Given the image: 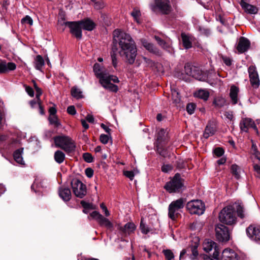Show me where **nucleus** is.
I'll list each match as a JSON object with an SVG mask.
<instances>
[{
	"label": "nucleus",
	"instance_id": "36",
	"mask_svg": "<svg viewBox=\"0 0 260 260\" xmlns=\"http://www.w3.org/2000/svg\"><path fill=\"white\" fill-rule=\"evenodd\" d=\"M71 93L73 97L77 99H81L83 97L82 92L76 86H74L71 88Z\"/></svg>",
	"mask_w": 260,
	"mask_h": 260
},
{
	"label": "nucleus",
	"instance_id": "24",
	"mask_svg": "<svg viewBox=\"0 0 260 260\" xmlns=\"http://www.w3.org/2000/svg\"><path fill=\"white\" fill-rule=\"evenodd\" d=\"M240 4L242 9L249 14H255L258 12V9L256 7L247 3L244 0H241Z\"/></svg>",
	"mask_w": 260,
	"mask_h": 260
},
{
	"label": "nucleus",
	"instance_id": "60",
	"mask_svg": "<svg viewBox=\"0 0 260 260\" xmlns=\"http://www.w3.org/2000/svg\"><path fill=\"white\" fill-rule=\"evenodd\" d=\"M200 31L201 34L208 36L210 34V30L207 28L200 27Z\"/></svg>",
	"mask_w": 260,
	"mask_h": 260
},
{
	"label": "nucleus",
	"instance_id": "5",
	"mask_svg": "<svg viewBox=\"0 0 260 260\" xmlns=\"http://www.w3.org/2000/svg\"><path fill=\"white\" fill-rule=\"evenodd\" d=\"M185 200L180 198L172 202L169 206L168 216L173 220H175L180 215V212L184 206Z\"/></svg>",
	"mask_w": 260,
	"mask_h": 260
},
{
	"label": "nucleus",
	"instance_id": "42",
	"mask_svg": "<svg viewBox=\"0 0 260 260\" xmlns=\"http://www.w3.org/2000/svg\"><path fill=\"white\" fill-rule=\"evenodd\" d=\"M165 255L166 260H172L174 258V255L170 249H164L162 251Z\"/></svg>",
	"mask_w": 260,
	"mask_h": 260
},
{
	"label": "nucleus",
	"instance_id": "7",
	"mask_svg": "<svg viewBox=\"0 0 260 260\" xmlns=\"http://www.w3.org/2000/svg\"><path fill=\"white\" fill-rule=\"evenodd\" d=\"M215 236L220 242L225 243L230 239V233L229 228L222 224H217L215 226Z\"/></svg>",
	"mask_w": 260,
	"mask_h": 260
},
{
	"label": "nucleus",
	"instance_id": "18",
	"mask_svg": "<svg viewBox=\"0 0 260 260\" xmlns=\"http://www.w3.org/2000/svg\"><path fill=\"white\" fill-rule=\"evenodd\" d=\"M250 44V42L248 39L241 37L239 39L236 49L239 53H243L246 52L249 49Z\"/></svg>",
	"mask_w": 260,
	"mask_h": 260
},
{
	"label": "nucleus",
	"instance_id": "12",
	"mask_svg": "<svg viewBox=\"0 0 260 260\" xmlns=\"http://www.w3.org/2000/svg\"><path fill=\"white\" fill-rule=\"evenodd\" d=\"M247 236L252 240L260 241V226L251 224L246 229Z\"/></svg>",
	"mask_w": 260,
	"mask_h": 260
},
{
	"label": "nucleus",
	"instance_id": "34",
	"mask_svg": "<svg viewBox=\"0 0 260 260\" xmlns=\"http://www.w3.org/2000/svg\"><path fill=\"white\" fill-rule=\"evenodd\" d=\"M195 95L204 101H207L209 96V92L206 89H200L195 93Z\"/></svg>",
	"mask_w": 260,
	"mask_h": 260
},
{
	"label": "nucleus",
	"instance_id": "43",
	"mask_svg": "<svg viewBox=\"0 0 260 260\" xmlns=\"http://www.w3.org/2000/svg\"><path fill=\"white\" fill-rule=\"evenodd\" d=\"M156 148V151L160 155L163 157H165L167 155V150L161 147V146H160V144L158 143Z\"/></svg>",
	"mask_w": 260,
	"mask_h": 260
},
{
	"label": "nucleus",
	"instance_id": "1",
	"mask_svg": "<svg viewBox=\"0 0 260 260\" xmlns=\"http://www.w3.org/2000/svg\"><path fill=\"white\" fill-rule=\"evenodd\" d=\"M117 44L120 48L119 52L120 55L124 57L129 64H133L137 54V50L135 41L131 36L118 29L115 30L112 46L115 45L117 47Z\"/></svg>",
	"mask_w": 260,
	"mask_h": 260
},
{
	"label": "nucleus",
	"instance_id": "50",
	"mask_svg": "<svg viewBox=\"0 0 260 260\" xmlns=\"http://www.w3.org/2000/svg\"><path fill=\"white\" fill-rule=\"evenodd\" d=\"M110 135H105V134H102L100 136V140L101 143L103 144H107L109 140V137Z\"/></svg>",
	"mask_w": 260,
	"mask_h": 260
},
{
	"label": "nucleus",
	"instance_id": "59",
	"mask_svg": "<svg viewBox=\"0 0 260 260\" xmlns=\"http://www.w3.org/2000/svg\"><path fill=\"white\" fill-rule=\"evenodd\" d=\"M253 169L256 173L255 176L257 177L260 178V166L258 164H254L253 166Z\"/></svg>",
	"mask_w": 260,
	"mask_h": 260
},
{
	"label": "nucleus",
	"instance_id": "40",
	"mask_svg": "<svg viewBox=\"0 0 260 260\" xmlns=\"http://www.w3.org/2000/svg\"><path fill=\"white\" fill-rule=\"evenodd\" d=\"M172 99L175 104L179 103L180 101V96L179 92L176 89H172Z\"/></svg>",
	"mask_w": 260,
	"mask_h": 260
},
{
	"label": "nucleus",
	"instance_id": "29",
	"mask_svg": "<svg viewBox=\"0 0 260 260\" xmlns=\"http://www.w3.org/2000/svg\"><path fill=\"white\" fill-rule=\"evenodd\" d=\"M93 71L96 77L100 79V82H101V80L103 79V77L105 76L107 74V73L104 71V69L98 63H95L94 64Z\"/></svg>",
	"mask_w": 260,
	"mask_h": 260
},
{
	"label": "nucleus",
	"instance_id": "33",
	"mask_svg": "<svg viewBox=\"0 0 260 260\" xmlns=\"http://www.w3.org/2000/svg\"><path fill=\"white\" fill-rule=\"evenodd\" d=\"M99 223L102 226H105L108 230L112 231L113 225L112 223L107 218L104 217L103 216L99 221Z\"/></svg>",
	"mask_w": 260,
	"mask_h": 260
},
{
	"label": "nucleus",
	"instance_id": "6",
	"mask_svg": "<svg viewBox=\"0 0 260 260\" xmlns=\"http://www.w3.org/2000/svg\"><path fill=\"white\" fill-rule=\"evenodd\" d=\"M186 207L187 211L191 214L202 215L205 210L204 203L199 200L188 202Z\"/></svg>",
	"mask_w": 260,
	"mask_h": 260
},
{
	"label": "nucleus",
	"instance_id": "26",
	"mask_svg": "<svg viewBox=\"0 0 260 260\" xmlns=\"http://www.w3.org/2000/svg\"><path fill=\"white\" fill-rule=\"evenodd\" d=\"M100 82L105 88L111 91L116 92L118 91V86L109 82V80L107 79V77L102 79Z\"/></svg>",
	"mask_w": 260,
	"mask_h": 260
},
{
	"label": "nucleus",
	"instance_id": "62",
	"mask_svg": "<svg viewBox=\"0 0 260 260\" xmlns=\"http://www.w3.org/2000/svg\"><path fill=\"white\" fill-rule=\"evenodd\" d=\"M36 91V99L38 100V103H41V100L40 99V96L42 94V90L41 88L38 89Z\"/></svg>",
	"mask_w": 260,
	"mask_h": 260
},
{
	"label": "nucleus",
	"instance_id": "19",
	"mask_svg": "<svg viewBox=\"0 0 260 260\" xmlns=\"http://www.w3.org/2000/svg\"><path fill=\"white\" fill-rule=\"evenodd\" d=\"M231 206L234 208V212H235V211H236L237 215L240 218L244 219L246 217L247 213L245 212L244 205L241 201H238Z\"/></svg>",
	"mask_w": 260,
	"mask_h": 260
},
{
	"label": "nucleus",
	"instance_id": "46",
	"mask_svg": "<svg viewBox=\"0 0 260 260\" xmlns=\"http://www.w3.org/2000/svg\"><path fill=\"white\" fill-rule=\"evenodd\" d=\"M107 77V79L109 80V81L111 82V81H113L114 83H118L119 80L117 76L114 75H110L108 73L105 76L103 77V79Z\"/></svg>",
	"mask_w": 260,
	"mask_h": 260
},
{
	"label": "nucleus",
	"instance_id": "63",
	"mask_svg": "<svg viewBox=\"0 0 260 260\" xmlns=\"http://www.w3.org/2000/svg\"><path fill=\"white\" fill-rule=\"evenodd\" d=\"M155 39L157 41V43L159 44V45L161 47H162V45H165V42L164 40L161 39L160 37L157 36H155Z\"/></svg>",
	"mask_w": 260,
	"mask_h": 260
},
{
	"label": "nucleus",
	"instance_id": "21",
	"mask_svg": "<svg viewBox=\"0 0 260 260\" xmlns=\"http://www.w3.org/2000/svg\"><path fill=\"white\" fill-rule=\"evenodd\" d=\"M141 43L144 47L150 53L157 56H160L161 55L160 50L153 44L147 42L145 39H142Z\"/></svg>",
	"mask_w": 260,
	"mask_h": 260
},
{
	"label": "nucleus",
	"instance_id": "8",
	"mask_svg": "<svg viewBox=\"0 0 260 260\" xmlns=\"http://www.w3.org/2000/svg\"><path fill=\"white\" fill-rule=\"evenodd\" d=\"M61 26L65 25L70 28V33L77 39L80 40L82 37V28L78 21H64L60 22Z\"/></svg>",
	"mask_w": 260,
	"mask_h": 260
},
{
	"label": "nucleus",
	"instance_id": "11",
	"mask_svg": "<svg viewBox=\"0 0 260 260\" xmlns=\"http://www.w3.org/2000/svg\"><path fill=\"white\" fill-rule=\"evenodd\" d=\"M203 249L206 252H210L212 250L214 252L212 256L214 259L218 260L220 259L219 249L216 243L213 241H206L203 243Z\"/></svg>",
	"mask_w": 260,
	"mask_h": 260
},
{
	"label": "nucleus",
	"instance_id": "2",
	"mask_svg": "<svg viewBox=\"0 0 260 260\" xmlns=\"http://www.w3.org/2000/svg\"><path fill=\"white\" fill-rule=\"evenodd\" d=\"M55 145L57 148L64 150L67 153L75 151L76 144L75 142L69 136L59 135L53 137Z\"/></svg>",
	"mask_w": 260,
	"mask_h": 260
},
{
	"label": "nucleus",
	"instance_id": "13",
	"mask_svg": "<svg viewBox=\"0 0 260 260\" xmlns=\"http://www.w3.org/2000/svg\"><path fill=\"white\" fill-rule=\"evenodd\" d=\"M155 8L163 14H168L171 11V6L169 0H155Z\"/></svg>",
	"mask_w": 260,
	"mask_h": 260
},
{
	"label": "nucleus",
	"instance_id": "55",
	"mask_svg": "<svg viewBox=\"0 0 260 260\" xmlns=\"http://www.w3.org/2000/svg\"><path fill=\"white\" fill-rule=\"evenodd\" d=\"M24 86L25 87V91L27 93V94L31 97H33L34 96V91L33 89L29 86H27L26 85H24Z\"/></svg>",
	"mask_w": 260,
	"mask_h": 260
},
{
	"label": "nucleus",
	"instance_id": "27",
	"mask_svg": "<svg viewBox=\"0 0 260 260\" xmlns=\"http://www.w3.org/2000/svg\"><path fill=\"white\" fill-rule=\"evenodd\" d=\"M79 22L81 25V28L88 31L92 30L95 27V23L89 19L79 21Z\"/></svg>",
	"mask_w": 260,
	"mask_h": 260
},
{
	"label": "nucleus",
	"instance_id": "30",
	"mask_svg": "<svg viewBox=\"0 0 260 260\" xmlns=\"http://www.w3.org/2000/svg\"><path fill=\"white\" fill-rule=\"evenodd\" d=\"M23 152V148H20L15 150L13 153L14 160L19 164L24 165V161L22 158V155Z\"/></svg>",
	"mask_w": 260,
	"mask_h": 260
},
{
	"label": "nucleus",
	"instance_id": "51",
	"mask_svg": "<svg viewBox=\"0 0 260 260\" xmlns=\"http://www.w3.org/2000/svg\"><path fill=\"white\" fill-rule=\"evenodd\" d=\"M224 152V150L221 147H217L214 150V153L217 157L221 156Z\"/></svg>",
	"mask_w": 260,
	"mask_h": 260
},
{
	"label": "nucleus",
	"instance_id": "44",
	"mask_svg": "<svg viewBox=\"0 0 260 260\" xmlns=\"http://www.w3.org/2000/svg\"><path fill=\"white\" fill-rule=\"evenodd\" d=\"M131 15L134 17V19L138 22V20L141 16L140 11L135 8L131 12Z\"/></svg>",
	"mask_w": 260,
	"mask_h": 260
},
{
	"label": "nucleus",
	"instance_id": "39",
	"mask_svg": "<svg viewBox=\"0 0 260 260\" xmlns=\"http://www.w3.org/2000/svg\"><path fill=\"white\" fill-rule=\"evenodd\" d=\"M166 135V132L164 129H161L158 131L157 138L158 144L165 141Z\"/></svg>",
	"mask_w": 260,
	"mask_h": 260
},
{
	"label": "nucleus",
	"instance_id": "58",
	"mask_svg": "<svg viewBox=\"0 0 260 260\" xmlns=\"http://www.w3.org/2000/svg\"><path fill=\"white\" fill-rule=\"evenodd\" d=\"M100 207L103 210V211L104 212L106 216H109L110 215V213H109L107 208L104 204V203H101L100 204Z\"/></svg>",
	"mask_w": 260,
	"mask_h": 260
},
{
	"label": "nucleus",
	"instance_id": "28",
	"mask_svg": "<svg viewBox=\"0 0 260 260\" xmlns=\"http://www.w3.org/2000/svg\"><path fill=\"white\" fill-rule=\"evenodd\" d=\"M239 91L238 87L235 85L231 86L230 88V96L233 105H235L238 103V94Z\"/></svg>",
	"mask_w": 260,
	"mask_h": 260
},
{
	"label": "nucleus",
	"instance_id": "32",
	"mask_svg": "<svg viewBox=\"0 0 260 260\" xmlns=\"http://www.w3.org/2000/svg\"><path fill=\"white\" fill-rule=\"evenodd\" d=\"M65 157L66 156L64 153L61 150H57L54 153V160L57 163L59 164H60L63 162L65 159Z\"/></svg>",
	"mask_w": 260,
	"mask_h": 260
},
{
	"label": "nucleus",
	"instance_id": "41",
	"mask_svg": "<svg viewBox=\"0 0 260 260\" xmlns=\"http://www.w3.org/2000/svg\"><path fill=\"white\" fill-rule=\"evenodd\" d=\"M48 120L51 124H53L56 127L60 125V123L56 115H49Z\"/></svg>",
	"mask_w": 260,
	"mask_h": 260
},
{
	"label": "nucleus",
	"instance_id": "10",
	"mask_svg": "<svg viewBox=\"0 0 260 260\" xmlns=\"http://www.w3.org/2000/svg\"><path fill=\"white\" fill-rule=\"evenodd\" d=\"M184 71L186 75L191 76L199 80L204 81L205 80V77L202 75V71L198 68L189 63H187L185 65Z\"/></svg>",
	"mask_w": 260,
	"mask_h": 260
},
{
	"label": "nucleus",
	"instance_id": "22",
	"mask_svg": "<svg viewBox=\"0 0 260 260\" xmlns=\"http://www.w3.org/2000/svg\"><path fill=\"white\" fill-rule=\"evenodd\" d=\"M16 66L15 63L11 62L7 63L6 61L0 60V74H4L10 71L15 70Z\"/></svg>",
	"mask_w": 260,
	"mask_h": 260
},
{
	"label": "nucleus",
	"instance_id": "54",
	"mask_svg": "<svg viewBox=\"0 0 260 260\" xmlns=\"http://www.w3.org/2000/svg\"><path fill=\"white\" fill-rule=\"evenodd\" d=\"M80 204H81L83 208L85 209L89 210L94 209V208L93 207V205L91 204L87 203L84 201H81Z\"/></svg>",
	"mask_w": 260,
	"mask_h": 260
},
{
	"label": "nucleus",
	"instance_id": "9",
	"mask_svg": "<svg viewBox=\"0 0 260 260\" xmlns=\"http://www.w3.org/2000/svg\"><path fill=\"white\" fill-rule=\"evenodd\" d=\"M73 193L76 197L82 199L87 193L86 185L77 179H73L71 181Z\"/></svg>",
	"mask_w": 260,
	"mask_h": 260
},
{
	"label": "nucleus",
	"instance_id": "53",
	"mask_svg": "<svg viewBox=\"0 0 260 260\" xmlns=\"http://www.w3.org/2000/svg\"><path fill=\"white\" fill-rule=\"evenodd\" d=\"M140 228L142 233H143V234H147L149 232L148 228L143 222L142 219Z\"/></svg>",
	"mask_w": 260,
	"mask_h": 260
},
{
	"label": "nucleus",
	"instance_id": "47",
	"mask_svg": "<svg viewBox=\"0 0 260 260\" xmlns=\"http://www.w3.org/2000/svg\"><path fill=\"white\" fill-rule=\"evenodd\" d=\"M196 105L193 103H189L186 106V111L188 114L190 115L193 113L195 108H196Z\"/></svg>",
	"mask_w": 260,
	"mask_h": 260
},
{
	"label": "nucleus",
	"instance_id": "16",
	"mask_svg": "<svg viewBox=\"0 0 260 260\" xmlns=\"http://www.w3.org/2000/svg\"><path fill=\"white\" fill-rule=\"evenodd\" d=\"M239 255L233 249L226 248L222 251L219 260H240Z\"/></svg>",
	"mask_w": 260,
	"mask_h": 260
},
{
	"label": "nucleus",
	"instance_id": "56",
	"mask_svg": "<svg viewBox=\"0 0 260 260\" xmlns=\"http://www.w3.org/2000/svg\"><path fill=\"white\" fill-rule=\"evenodd\" d=\"M124 175L127 178H128L131 180H133L134 177L135 176V174L133 171H126L124 172Z\"/></svg>",
	"mask_w": 260,
	"mask_h": 260
},
{
	"label": "nucleus",
	"instance_id": "38",
	"mask_svg": "<svg viewBox=\"0 0 260 260\" xmlns=\"http://www.w3.org/2000/svg\"><path fill=\"white\" fill-rule=\"evenodd\" d=\"M44 65V60L42 56L38 55L35 58V68L38 70H41Z\"/></svg>",
	"mask_w": 260,
	"mask_h": 260
},
{
	"label": "nucleus",
	"instance_id": "17",
	"mask_svg": "<svg viewBox=\"0 0 260 260\" xmlns=\"http://www.w3.org/2000/svg\"><path fill=\"white\" fill-rule=\"evenodd\" d=\"M198 245L195 244L189 246L186 249H183L180 254V260L182 258L183 256L188 252L187 255H189V257L191 260H194L198 256L199 253L197 250Z\"/></svg>",
	"mask_w": 260,
	"mask_h": 260
},
{
	"label": "nucleus",
	"instance_id": "4",
	"mask_svg": "<svg viewBox=\"0 0 260 260\" xmlns=\"http://www.w3.org/2000/svg\"><path fill=\"white\" fill-rule=\"evenodd\" d=\"M219 219L225 224L231 225L235 224L237 221V217L234 212V208L231 205L223 208L219 212Z\"/></svg>",
	"mask_w": 260,
	"mask_h": 260
},
{
	"label": "nucleus",
	"instance_id": "45",
	"mask_svg": "<svg viewBox=\"0 0 260 260\" xmlns=\"http://www.w3.org/2000/svg\"><path fill=\"white\" fill-rule=\"evenodd\" d=\"M21 23L22 24H28L29 25H32L33 20L32 18L28 15L25 16L24 18L21 19Z\"/></svg>",
	"mask_w": 260,
	"mask_h": 260
},
{
	"label": "nucleus",
	"instance_id": "64",
	"mask_svg": "<svg viewBox=\"0 0 260 260\" xmlns=\"http://www.w3.org/2000/svg\"><path fill=\"white\" fill-rule=\"evenodd\" d=\"M164 49L167 50V51L169 52H171L172 51V47H171V45L168 43H167L166 42L165 43V45H162V47H161Z\"/></svg>",
	"mask_w": 260,
	"mask_h": 260
},
{
	"label": "nucleus",
	"instance_id": "20",
	"mask_svg": "<svg viewBox=\"0 0 260 260\" xmlns=\"http://www.w3.org/2000/svg\"><path fill=\"white\" fill-rule=\"evenodd\" d=\"M117 228L122 236H126L130 235L134 232L136 229V225L133 222H128L123 226L118 225Z\"/></svg>",
	"mask_w": 260,
	"mask_h": 260
},
{
	"label": "nucleus",
	"instance_id": "37",
	"mask_svg": "<svg viewBox=\"0 0 260 260\" xmlns=\"http://www.w3.org/2000/svg\"><path fill=\"white\" fill-rule=\"evenodd\" d=\"M240 167L236 164H234L231 166V172L232 175L237 179H239L240 178Z\"/></svg>",
	"mask_w": 260,
	"mask_h": 260
},
{
	"label": "nucleus",
	"instance_id": "57",
	"mask_svg": "<svg viewBox=\"0 0 260 260\" xmlns=\"http://www.w3.org/2000/svg\"><path fill=\"white\" fill-rule=\"evenodd\" d=\"M67 112L72 115H74L76 113V110L74 106H70L67 108Z\"/></svg>",
	"mask_w": 260,
	"mask_h": 260
},
{
	"label": "nucleus",
	"instance_id": "61",
	"mask_svg": "<svg viewBox=\"0 0 260 260\" xmlns=\"http://www.w3.org/2000/svg\"><path fill=\"white\" fill-rule=\"evenodd\" d=\"M85 174L88 178H91L93 175V170L90 168H87L85 170Z\"/></svg>",
	"mask_w": 260,
	"mask_h": 260
},
{
	"label": "nucleus",
	"instance_id": "31",
	"mask_svg": "<svg viewBox=\"0 0 260 260\" xmlns=\"http://www.w3.org/2000/svg\"><path fill=\"white\" fill-rule=\"evenodd\" d=\"M117 51L118 48L115 45L114 46H112L111 57L112 59V64L114 68L117 67L118 63L117 59L116 58Z\"/></svg>",
	"mask_w": 260,
	"mask_h": 260
},
{
	"label": "nucleus",
	"instance_id": "15",
	"mask_svg": "<svg viewBox=\"0 0 260 260\" xmlns=\"http://www.w3.org/2000/svg\"><path fill=\"white\" fill-rule=\"evenodd\" d=\"M250 82L251 85L255 88H257L259 85V80L258 75L254 66H250L248 69Z\"/></svg>",
	"mask_w": 260,
	"mask_h": 260
},
{
	"label": "nucleus",
	"instance_id": "23",
	"mask_svg": "<svg viewBox=\"0 0 260 260\" xmlns=\"http://www.w3.org/2000/svg\"><path fill=\"white\" fill-rule=\"evenodd\" d=\"M216 131V126L213 121L208 122L203 134L205 139H208L209 137L213 136Z\"/></svg>",
	"mask_w": 260,
	"mask_h": 260
},
{
	"label": "nucleus",
	"instance_id": "35",
	"mask_svg": "<svg viewBox=\"0 0 260 260\" xmlns=\"http://www.w3.org/2000/svg\"><path fill=\"white\" fill-rule=\"evenodd\" d=\"M181 38L183 46L185 49H189L192 47V43L190 41L189 38L184 33L181 34Z\"/></svg>",
	"mask_w": 260,
	"mask_h": 260
},
{
	"label": "nucleus",
	"instance_id": "49",
	"mask_svg": "<svg viewBox=\"0 0 260 260\" xmlns=\"http://www.w3.org/2000/svg\"><path fill=\"white\" fill-rule=\"evenodd\" d=\"M83 158L87 162H91L93 160V157L91 154L89 153H84L83 154Z\"/></svg>",
	"mask_w": 260,
	"mask_h": 260
},
{
	"label": "nucleus",
	"instance_id": "3",
	"mask_svg": "<svg viewBox=\"0 0 260 260\" xmlns=\"http://www.w3.org/2000/svg\"><path fill=\"white\" fill-rule=\"evenodd\" d=\"M164 188L169 193L180 192L184 188V179L179 173H177L169 182L166 183Z\"/></svg>",
	"mask_w": 260,
	"mask_h": 260
},
{
	"label": "nucleus",
	"instance_id": "48",
	"mask_svg": "<svg viewBox=\"0 0 260 260\" xmlns=\"http://www.w3.org/2000/svg\"><path fill=\"white\" fill-rule=\"evenodd\" d=\"M225 100L223 98L215 99L213 102V103L218 107L223 106Z\"/></svg>",
	"mask_w": 260,
	"mask_h": 260
},
{
	"label": "nucleus",
	"instance_id": "52",
	"mask_svg": "<svg viewBox=\"0 0 260 260\" xmlns=\"http://www.w3.org/2000/svg\"><path fill=\"white\" fill-rule=\"evenodd\" d=\"M90 216L93 218L95 219L99 222V221L101 219V218L103 217V215H101L98 211H93L90 214Z\"/></svg>",
	"mask_w": 260,
	"mask_h": 260
},
{
	"label": "nucleus",
	"instance_id": "25",
	"mask_svg": "<svg viewBox=\"0 0 260 260\" xmlns=\"http://www.w3.org/2000/svg\"><path fill=\"white\" fill-rule=\"evenodd\" d=\"M59 197L64 201L68 202L71 199V192L68 187H60L58 189Z\"/></svg>",
	"mask_w": 260,
	"mask_h": 260
},
{
	"label": "nucleus",
	"instance_id": "14",
	"mask_svg": "<svg viewBox=\"0 0 260 260\" xmlns=\"http://www.w3.org/2000/svg\"><path fill=\"white\" fill-rule=\"evenodd\" d=\"M240 127L242 132H248L249 128L255 129L258 133V129L253 120L251 118H243L240 122Z\"/></svg>",
	"mask_w": 260,
	"mask_h": 260
}]
</instances>
